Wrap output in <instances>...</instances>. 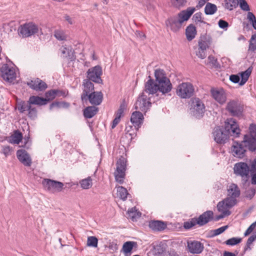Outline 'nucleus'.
<instances>
[{
    "label": "nucleus",
    "instance_id": "obj_1",
    "mask_svg": "<svg viewBox=\"0 0 256 256\" xmlns=\"http://www.w3.org/2000/svg\"><path fill=\"white\" fill-rule=\"evenodd\" d=\"M249 134L244 136L240 142H234L232 146V153L236 158H242L244 157L248 148L250 152L256 150V125L251 124L249 127Z\"/></svg>",
    "mask_w": 256,
    "mask_h": 256
},
{
    "label": "nucleus",
    "instance_id": "obj_2",
    "mask_svg": "<svg viewBox=\"0 0 256 256\" xmlns=\"http://www.w3.org/2000/svg\"><path fill=\"white\" fill-rule=\"evenodd\" d=\"M240 134V130L236 122L233 118H228L225 122L224 128L216 127L213 132L214 140L218 144H224L230 136L238 138Z\"/></svg>",
    "mask_w": 256,
    "mask_h": 256
},
{
    "label": "nucleus",
    "instance_id": "obj_3",
    "mask_svg": "<svg viewBox=\"0 0 256 256\" xmlns=\"http://www.w3.org/2000/svg\"><path fill=\"white\" fill-rule=\"evenodd\" d=\"M195 10L194 7H188L186 10L179 12L177 16L168 18L165 22L166 25L170 28L172 32H176L181 28L183 22L188 20Z\"/></svg>",
    "mask_w": 256,
    "mask_h": 256
},
{
    "label": "nucleus",
    "instance_id": "obj_4",
    "mask_svg": "<svg viewBox=\"0 0 256 256\" xmlns=\"http://www.w3.org/2000/svg\"><path fill=\"white\" fill-rule=\"evenodd\" d=\"M18 70L16 65H2L0 68V76L6 82L12 83L16 79Z\"/></svg>",
    "mask_w": 256,
    "mask_h": 256
},
{
    "label": "nucleus",
    "instance_id": "obj_5",
    "mask_svg": "<svg viewBox=\"0 0 256 256\" xmlns=\"http://www.w3.org/2000/svg\"><path fill=\"white\" fill-rule=\"evenodd\" d=\"M127 160L124 157H120L116 162V168L114 173L115 180L120 184L124 182L126 178Z\"/></svg>",
    "mask_w": 256,
    "mask_h": 256
},
{
    "label": "nucleus",
    "instance_id": "obj_6",
    "mask_svg": "<svg viewBox=\"0 0 256 256\" xmlns=\"http://www.w3.org/2000/svg\"><path fill=\"white\" fill-rule=\"evenodd\" d=\"M18 35L26 38L36 34L38 32V26L33 22H26L20 25L18 30Z\"/></svg>",
    "mask_w": 256,
    "mask_h": 256
},
{
    "label": "nucleus",
    "instance_id": "obj_7",
    "mask_svg": "<svg viewBox=\"0 0 256 256\" xmlns=\"http://www.w3.org/2000/svg\"><path fill=\"white\" fill-rule=\"evenodd\" d=\"M194 88L193 85L188 82H182L178 85L176 89V94L182 99L190 98L194 95Z\"/></svg>",
    "mask_w": 256,
    "mask_h": 256
},
{
    "label": "nucleus",
    "instance_id": "obj_8",
    "mask_svg": "<svg viewBox=\"0 0 256 256\" xmlns=\"http://www.w3.org/2000/svg\"><path fill=\"white\" fill-rule=\"evenodd\" d=\"M42 184L46 190L51 193L61 192L64 186L62 182L48 178H44L42 182Z\"/></svg>",
    "mask_w": 256,
    "mask_h": 256
},
{
    "label": "nucleus",
    "instance_id": "obj_9",
    "mask_svg": "<svg viewBox=\"0 0 256 256\" xmlns=\"http://www.w3.org/2000/svg\"><path fill=\"white\" fill-rule=\"evenodd\" d=\"M151 106L150 98L142 93L138 98L134 104L136 110L146 112Z\"/></svg>",
    "mask_w": 256,
    "mask_h": 256
},
{
    "label": "nucleus",
    "instance_id": "obj_10",
    "mask_svg": "<svg viewBox=\"0 0 256 256\" xmlns=\"http://www.w3.org/2000/svg\"><path fill=\"white\" fill-rule=\"evenodd\" d=\"M190 110L194 116L199 118L202 116L204 113L205 106L198 98H194L192 100Z\"/></svg>",
    "mask_w": 256,
    "mask_h": 256
},
{
    "label": "nucleus",
    "instance_id": "obj_11",
    "mask_svg": "<svg viewBox=\"0 0 256 256\" xmlns=\"http://www.w3.org/2000/svg\"><path fill=\"white\" fill-rule=\"evenodd\" d=\"M234 173L247 180L249 178L250 167L247 164L242 162L236 163L234 167Z\"/></svg>",
    "mask_w": 256,
    "mask_h": 256
},
{
    "label": "nucleus",
    "instance_id": "obj_12",
    "mask_svg": "<svg viewBox=\"0 0 256 256\" xmlns=\"http://www.w3.org/2000/svg\"><path fill=\"white\" fill-rule=\"evenodd\" d=\"M233 200H229V199L224 198L223 200L217 204V208L218 211L225 215L228 216L231 212L230 210L235 204Z\"/></svg>",
    "mask_w": 256,
    "mask_h": 256
},
{
    "label": "nucleus",
    "instance_id": "obj_13",
    "mask_svg": "<svg viewBox=\"0 0 256 256\" xmlns=\"http://www.w3.org/2000/svg\"><path fill=\"white\" fill-rule=\"evenodd\" d=\"M102 74V70L101 67L96 65L92 68L89 69L87 72V77L88 80H92L94 82L100 84L102 82L100 76Z\"/></svg>",
    "mask_w": 256,
    "mask_h": 256
},
{
    "label": "nucleus",
    "instance_id": "obj_14",
    "mask_svg": "<svg viewBox=\"0 0 256 256\" xmlns=\"http://www.w3.org/2000/svg\"><path fill=\"white\" fill-rule=\"evenodd\" d=\"M226 109L233 116H240L242 114L243 112L242 106L235 100L229 102L227 104Z\"/></svg>",
    "mask_w": 256,
    "mask_h": 256
},
{
    "label": "nucleus",
    "instance_id": "obj_15",
    "mask_svg": "<svg viewBox=\"0 0 256 256\" xmlns=\"http://www.w3.org/2000/svg\"><path fill=\"white\" fill-rule=\"evenodd\" d=\"M210 92L212 98L220 104H223L226 102V94L224 89H212Z\"/></svg>",
    "mask_w": 256,
    "mask_h": 256
},
{
    "label": "nucleus",
    "instance_id": "obj_16",
    "mask_svg": "<svg viewBox=\"0 0 256 256\" xmlns=\"http://www.w3.org/2000/svg\"><path fill=\"white\" fill-rule=\"evenodd\" d=\"M144 116L140 111H135L132 114L130 122L136 130L141 126L144 121Z\"/></svg>",
    "mask_w": 256,
    "mask_h": 256
},
{
    "label": "nucleus",
    "instance_id": "obj_17",
    "mask_svg": "<svg viewBox=\"0 0 256 256\" xmlns=\"http://www.w3.org/2000/svg\"><path fill=\"white\" fill-rule=\"evenodd\" d=\"M228 196L226 199L233 200L234 202H236V198L240 195V190L238 186L234 184H231L228 187Z\"/></svg>",
    "mask_w": 256,
    "mask_h": 256
},
{
    "label": "nucleus",
    "instance_id": "obj_18",
    "mask_svg": "<svg viewBox=\"0 0 256 256\" xmlns=\"http://www.w3.org/2000/svg\"><path fill=\"white\" fill-rule=\"evenodd\" d=\"M188 248L190 253L196 254H200L204 248V244L196 240L188 242Z\"/></svg>",
    "mask_w": 256,
    "mask_h": 256
},
{
    "label": "nucleus",
    "instance_id": "obj_19",
    "mask_svg": "<svg viewBox=\"0 0 256 256\" xmlns=\"http://www.w3.org/2000/svg\"><path fill=\"white\" fill-rule=\"evenodd\" d=\"M83 92L81 96V99L82 102L88 100V96L94 90V84L88 80H84L83 82Z\"/></svg>",
    "mask_w": 256,
    "mask_h": 256
},
{
    "label": "nucleus",
    "instance_id": "obj_20",
    "mask_svg": "<svg viewBox=\"0 0 256 256\" xmlns=\"http://www.w3.org/2000/svg\"><path fill=\"white\" fill-rule=\"evenodd\" d=\"M60 51L62 57L68 58L70 62L75 61L76 56L74 55V50L71 46H62Z\"/></svg>",
    "mask_w": 256,
    "mask_h": 256
},
{
    "label": "nucleus",
    "instance_id": "obj_21",
    "mask_svg": "<svg viewBox=\"0 0 256 256\" xmlns=\"http://www.w3.org/2000/svg\"><path fill=\"white\" fill-rule=\"evenodd\" d=\"M16 156L18 160L25 166H31L32 159L28 154L24 150H18L16 152Z\"/></svg>",
    "mask_w": 256,
    "mask_h": 256
},
{
    "label": "nucleus",
    "instance_id": "obj_22",
    "mask_svg": "<svg viewBox=\"0 0 256 256\" xmlns=\"http://www.w3.org/2000/svg\"><path fill=\"white\" fill-rule=\"evenodd\" d=\"M214 213L211 210H208L196 218L198 224L202 226L207 224L213 218Z\"/></svg>",
    "mask_w": 256,
    "mask_h": 256
},
{
    "label": "nucleus",
    "instance_id": "obj_23",
    "mask_svg": "<svg viewBox=\"0 0 256 256\" xmlns=\"http://www.w3.org/2000/svg\"><path fill=\"white\" fill-rule=\"evenodd\" d=\"M103 98L102 94L101 92H94L89 94L88 96V100L90 103L94 105H99L102 102Z\"/></svg>",
    "mask_w": 256,
    "mask_h": 256
},
{
    "label": "nucleus",
    "instance_id": "obj_24",
    "mask_svg": "<svg viewBox=\"0 0 256 256\" xmlns=\"http://www.w3.org/2000/svg\"><path fill=\"white\" fill-rule=\"evenodd\" d=\"M158 84L149 76L148 80L145 84V92L148 94H154L158 92Z\"/></svg>",
    "mask_w": 256,
    "mask_h": 256
},
{
    "label": "nucleus",
    "instance_id": "obj_25",
    "mask_svg": "<svg viewBox=\"0 0 256 256\" xmlns=\"http://www.w3.org/2000/svg\"><path fill=\"white\" fill-rule=\"evenodd\" d=\"M137 244L135 242L128 241L125 242L122 246L121 252L124 256H130L133 248L136 247Z\"/></svg>",
    "mask_w": 256,
    "mask_h": 256
},
{
    "label": "nucleus",
    "instance_id": "obj_26",
    "mask_svg": "<svg viewBox=\"0 0 256 256\" xmlns=\"http://www.w3.org/2000/svg\"><path fill=\"white\" fill-rule=\"evenodd\" d=\"M212 43V38L210 36H204L198 40V48L202 50L209 48Z\"/></svg>",
    "mask_w": 256,
    "mask_h": 256
},
{
    "label": "nucleus",
    "instance_id": "obj_27",
    "mask_svg": "<svg viewBox=\"0 0 256 256\" xmlns=\"http://www.w3.org/2000/svg\"><path fill=\"white\" fill-rule=\"evenodd\" d=\"M158 83V90L163 94L168 93L172 88V84L170 80H162Z\"/></svg>",
    "mask_w": 256,
    "mask_h": 256
},
{
    "label": "nucleus",
    "instance_id": "obj_28",
    "mask_svg": "<svg viewBox=\"0 0 256 256\" xmlns=\"http://www.w3.org/2000/svg\"><path fill=\"white\" fill-rule=\"evenodd\" d=\"M252 69L253 67L250 66L245 71L238 73L240 76L241 78V80L239 82V85L240 86H244L247 82L250 76L252 74Z\"/></svg>",
    "mask_w": 256,
    "mask_h": 256
},
{
    "label": "nucleus",
    "instance_id": "obj_29",
    "mask_svg": "<svg viewBox=\"0 0 256 256\" xmlns=\"http://www.w3.org/2000/svg\"><path fill=\"white\" fill-rule=\"evenodd\" d=\"M149 227L154 231H162L166 228V224L162 221L153 220L150 222Z\"/></svg>",
    "mask_w": 256,
    "mask_h": 256
},
{
    "label": "nucleus",
    "instance_id": "obj_30",
    "mask_svg": "<svg viewBox=\"0 0 256 256\" xmlns=\"http://www.w3.org/2000/svg\"><path fill=\"white\" fill-rule=\"evenodd\" d=\"M22 139V134L18 130H15L8 138V141L12 144H19Z\"/></svg>",
    "mask_w": 256,
    "mask_h": 256
},
{
    "label": "nucleus",
    "instance_id": "obj_31",
    "mask_svg": "<svg viewBox=\"0 0 256 256\" xmlns=\"http://www.w3.org/2000/svg\"><path fill=\"white\" fill-rule=\"evenodd\" d=\"M196 27L193 24H189L186 29V35L188 41L192 40L196 35Z\"/></svg>",
    "mask_w": 256,
    "mask_h": 256
},
{
    "label": "nucleus",
    "instance_id": "obj_32",
    "mask_svg": "<svg viewBox=\"0 0 256 256\" xmlns=\"http://www.w3.org/2000/svg\"><path fill=\"white\" fill-rule=\"evenodd\" d=\"M28 102L30 104H36L38 106L45 105L47 104L46 100L44 98L34 96H30Z\"/></svg>",
    "mask_w": 256,
    "mask_h": 256
},
{
    "label": "nucleus",
    "instance_id": "obj_33",
    "mask_svg": "<svg viewBox=\"0 0 256 256\" xmlns=\"http://www.w3.org/2000/svg\"><path fill=\"white\" fill-rule=\"evenodd\" d=\"M124 106L122 105H120L118 110L115 114V118L112 122V128H114L116 125L120 122V118L123 116L124 112Z\"/></svg>",
    "mask_w": 256,
    "mask_h": 256
},
{
    "label": "nucleus",
    "instance_id": "obj_34",
    "mask_svg": "<svg viewBox=\"0 0 256 256\" xmlns=\"http://www.w3.org/2000/svg\"><path fill=\"white\" fill-rule=\"evenodd\" d=\"M60 94L66 96L64 92H63L62 91H60V90H52L47 92L45 94L46 98H44L46 100V103H48V102L56 98V95H60Z\"/></svg>",
    "mask_w": 256,
    "mask_h": 256
},
{
    "label": "nucleus",
    "instance_id": "obj_35",
    "mask_svg": "<svg viewBox=\"0 0 256 256\" xmlns=\"http://www.w3.org/2000/svg\"><path fill=\"white\" fill-rule=\"evenodd\" d=\"M98 108L94 106H90L86 108L84 110V115L85 118H90L96 114Z\"/></svg>",
    "mask_w": 256,
    "mask_h": 256
},
{
    "label": "nucleus",
    "instance_id": "obj_36",
    "mask_svg": "<svg viewBox=\"0 0 256 256\" xmlns=\"http://www.w3.org/2000/svg\"><path fill=\"white\" fill-rule=\"evenodd\" d=\"M116 189L117 197L119 198L122 200H125L128 195L127 190L124 187L121 186H116Z\"/></svg>",
    "mask_w": 256,
    "mask_h": 256
},
{
    "label": "nucleus",
    "instance_id": "obj_37",
    "mask_svg": "<svg viewBox=\"0 0 256 256\" xmlns=\"http://www.w3.org/2000/svg\"><path fill=\"white\" fill-rule=\"evenodd\" d=\"M217 10V6L215 4L208 2L205 6L204 11L206 15H212L216 12Z\"/></svg>",
    "mask_w": 256,
    "mask_h": 256
},
{
    "label": "nucleus",
    "instance_id": "obj_38",
    "mask_svg": "<svg viewBox=\"0 0 256 256\" xmlns=\"http://www.w3.org/2000/svg\"><path fill=\"white\" fill-rule=\"evenodd\" d=\"M30 104L28 102H26L23 100L17 101L16 105V109H17L20 113H24L27 111Z\"/></svg>",
    "mask_w": 256,
    "mask_h": 256
},
{
    "label": "nucleus",
    "instance_id": "obj_39",
    "mask_svg": "<svg viewBox=\"0 0 256 256\" xmlns=\"http://www.w3.org/2000/svg\"><path fill=\"white\" fill-rule=\"evenodd\" d=\"M80 186L82 189L88 190L92 186V180L90 176L84 178L80 181Z\"/></svg>",
    "mask_w": 256,
    "mask_h": 256
},
{
    "label": "nucleus",
    "instance_id": "obj_40",
    "mask_svg": "<svg viewBox=\"0 0 256 256\" xmlns=\"http://www.w3.org/2000/svg\"><path fill=\"white\" fill-rule=\"evenodd\" d=\"M238 5V0H224V8L229 10H232L234 8H236Z\"/></svg>",
    "mask_w": 256,
    "mask_h": 256
},
{
    "label": "nucleus",
    "instance_id": "obj_41",
    "mask_svg": "<svg viewBox=\"0 0 256 256\" xmlns=\"http://www.w3.org/2000/svg\"><path fill=\"white\" fill-rule=\"evenodd\" d=\"M155 77L156 81L158 82H162V80H169L166 76L164 70H160L155 71Z\"/></svg>",
    "mask_w": 256,
    "mask_h": 256
},
{
    "label": "nucleus",
    "instance_id": "obj_42",
    "mask_svg": "<svg viewBox=\"0 0 256 256\" xmlns=\"http://www.w3.org/2000/svg\"><path fill=\"white\" fill-rule=\"evenodd\" d=\"M136 129L132 128L131 126H126V136L127 138H130V140L133 138L136 135Z\"/></svg>",
    "mask_w": 256,
    "mask_h": 256
},
{
    "label": "nucleus",
    "instance_id": "obj_43",
    "mask_svg": "<svg viewBox=\"0 0 256 256\" xmlns=\"http://www.w3.org/2000/svg\"><path fill=\"white\" fill-rule=\"evenodd\" d=\"M98 244V239L94 236H88L86 245L88 246L96 248Z\"/></svg>",
    "mask_w": 256,
    "mask_h": 256
},
{
    "label": "nucleus",
    "instance_id": "obj_44",
    "mask_svg": "<svg viewBox=\"0 0 256 256\" xmlns=\"http://www.w3.org/2000/svg\"><path fill=\"white\" fill-rule=\"evenodd\" d=\"M187 2V0H171L172 6L176 8L180 9L184 7Z\"/></svg>",
    "mask_w": 256,
    "mask_h": 256
},
{
    "label": "nucleus",
    "instance_id": "obj_45",
    "mask_svg": "<svg viewBox=\"0 0 256 256\" xmlns=\"http://www.w3.org/2000/svg\"><path fill=\"white\" fill-rule=\"evenodd\" d=\"M128 216L131 218L133 221L136 220L138 218L140 217V214L135 209V208H132L128 212Z\"/></svg>",
    "mask_w": 256,
    "mask_h": 256
},
{
    "label": "nucleus",
    "instance_id": "obj_46",
    "mask_svg": "<svg viewBox=\"0 0 256 256\" xmlns=\"http://www.w3.org/2000/svg\"><path fill=\"white\" fill-rule=\"evenodd\" d=\"M247 19L254 29L256 30V17L254 14L252 12H248L247 14Z\"/></svg>",
    "mask_w": 256,
    "mask_h": 256
},
{
    "label": "nucleus",
    "instance_id": "obj_47",
    "mask_svg": "<svg viewBox=\"0 0 256 256\" xmlns=\"http://www.w3.org/2000/svg\"><path fill=\"white\" fill-rule=\"evenodd\" d=\"M54 36L58 40H66V34L62 30H56L54 32Z\"/></svg>",
    "mask_w": 256,
    "mask_h": 256
},
{
    "label": "nucleus",
    "instance_id": "obj_48",
    "mask_svg": "<svg viewBox=\"0 0 256 256\" xmlns=\"http://www.w3.org/2000/svg\"><path fill=\"white\" fill-rule=\"evenodd\" d=\"M192 20L193 21L198 24V22L203 23L204 24H206L207 25H209V24L204 21L202 20V14L200 12H198L196 13L192 16Z\"/></svg>",
    "mask_w": 256,
    "mask_h": 256
},
{
    "label": "nucleus",
    "instance_id": "obj_49",
    "mask_svg": "<svg viewBox=\"0 0 256 256\" xmlns=\"http://www.w3.org/2000/svg\"><path fill=\"white\" fill-rule=\"evenodd\" d=\"M248 50L254 52L256 50V34H252L250 40Z\"/></svg>",
    "mask_w": 256,
    "mask_h": 256
},
{
    "label": "nucleus",
    "instance_id": "obj_50",
    "mask_svg": "<svg viewBox=\"0 0 256 256\" xmlns=\"http://www.w3.org/2000/svg\"><path fill=\"white\" fill-rule=\"evenodd\" d=\"M242 239L240 238H232L226 240L225 242V244L228 246H234L242 242Z\"/></svg>",
    "mask_w": 256,
    "mask_h": 256
},
{
    "label": "nucleus",
    "instance_id": "obj_51",
    "mask_svg": "<svg viewBox=\"0 0 256 256\" xmlns=\"http://www.w3.org/2000/svg\"><path fill=\"white\" fill-rule=\"evenodd\" d=\"M198 224L196 218H192L190 220L186 222L184 224V227L186 229H190Z\"/></svg>",
    "mask_w": 256,
    "mask_h": 256
},
{
    "label": "nucleus",
    "instance_id": "obj_52",
    "mask_svg": "<svg viewBox=\"0 0 256 256\" xmlns=\"http://www.w3.org/2000/svg\"><path fill=\"white\" fill-rule=\"evenodd\" d=\"M2 48L0 46V53H1ZM14 64L5 54H0V64Z\"/></svg>",
    "mask_w": 256,
    "mask_h": 256
},
{
    "label": "nucleus",
    "instance_id": "obj_53",
    "mask_svg": "<svg viewBox=\"0 0 256 256\" xmlns=\"http://www.w3.org/2000/svg\"><path fill=\"white\" fill-rule=\"evenodd\" d=\"M240 8L244 11L248 12L250 10V6L246 0H238Z\"/></svg>",
    "mask_w": 256,
    "mask_h": 256
},
{
    "label": "nucleus",
    "instance_id": "obj_54",
    "mask_svg": "<svg viewBox=\"0 0 256 256\" xmlns=\"http://www.w3.org/2000/svg\"><path fill=\"white\" fill-rule=\"evenodd\" d=\"M27 110L28 111V116L31 118H34L36 116V108L32 106L31 104L29 106Z\"/></svg>",
    "mask_w": 256,
    "mask_h": 256
},
{
    "label": "nucleus",
    "instance_id": "obj_55",
    "mask_svg": "<svg viewBox=\"0 0 256 256\" xmlns=\"http://www.w3.org/2000/svg\"><path fill=\"white\" fill-rule=\"evenodd\" d=\"M154 249L156 253L161 254L165 251L166 248L164 244L160 243L158 244H156L154 246Z\"/></svg>",
    "mask_w": 256,
    "mask_h": 256
},
{
    "label": "nucleus",
    "instance_id": "obj_56",
    "mask_svg": "<svg viewBox=\"0 0 256 256\" xmlns=\"http://www.w3.org/2000/svg\"><path fill=\"white\" fill-rule=\"evenodd\" d=\"M38 79L34 80H31L30 82H28L27 83V84L30 86V88H32L34 90H38Z\"/></svg>",
    "mask_w": 256,
    "mask_h": 256
},
{
    "label": "nucleus",
    "instance_id": "obj_57",
    "mask_svg": "<svg viewBox=\"0 0 256 256\" xmlns=\"http://www.w3.org/2000/svg\"><path fill=\"white\" fill-rule=\"evenodd\" d=\"M218 26L222 29L226 30L228 28V23L226 21L220 19L218 22Z\"/></svg>",
    "mask_w": 256,
    "mask_h": 256
},
{
    "label": "nucleus",
    "instance_id": "obj_58",
    "mask_svg": "<svg viewBox=\"0 0 256 256\" xmlns=\"http://www.w3.org/2000/svg\"><path fill=\"white\" fill-rule=\"evenodd\" d=\"M256 194V190L252 188L248 190L246 192V196L250 199L252 198Z\"/></svg>",
    "mask_w": 256,
    "mask_h": 256
},
{
    "label": "nucleus",
    "instance_id": "obj_59",
    "mask_svg": "<svg viewBox=\"0 0 256 256\" xmlns=\"http://www.w3.org/2000/svg\"><path fill=\"white\" fill-rule=\"evenodd\" d=\"M230 80L234 84H237L240 82V76L238 74H232L230 76Z\"/></svg>",
    "mask_w": 256,
    "mask_h": 256
},
{
    "label": "nucleus",
    "instance_id": "obj_60",
    "mask_svg": "<svg viewBox=\"0 0 256 256\" xmlns=\"http://www.w3.org/2000/svg\"><path fill=\"white\" fill-rule=\"evenodd\" d=\"M228 228V226H222L214 230V235L218 236L224 232Z\"/></svg>",
    "mask_w": 256,
    "mask_h": 256
},
{
    "label": "nucleus",
    "instance_id": "obj_61",
    "mask_svg": "<svg viewBox=\"0 0 256 256\" xmlns=\"http://www.w3.org/2000/svg\"><path fill=\"white\" fill-rule=\"evenodd\" d=\"M12 148L10 146H2V153L7 156L10 154Z\"/></svg>",
    "mask_w": 256,
    "mask_h": 256
},
{
    "label": "nucleus",
    "instance_id": "obj_62",
    "mask_svg": "<svg viewBox=\"0 0 256 256\" xmlns=\"http://www.w3.org/2000/svg\"><path fill=\"white\" fill-rule=\"evenodd\" d=\"M256 221L254 222H253L246 230L245 232L244 235V236H247L248 234H250L253 230L256 228Z\"/></svg>",
    "mask_w": 256,
    "mask_h": 256
},
{
    "label": "nucleus",
    "instance_id": "obj_63",
    "mask_svg": "<svg viewBox=\"0 0 256 256\" xmlns=\"http://www.w3.org/2000/svg\"><path fill=\"white\" fill-rule=\"evenodd\" d=\"M196 54L198 58L204 59L206 57V50H202L198 48V51L196 52Z\"/></svg>",
    "mask_w": 256,
    "mask_h": 256
},
{
    "label": "nucleus",
    "instance_id": "obj_64",
    "mask_svg": "<svg viewBox=\"0 0 256 256\" xmlns=\"http://www.w3.org/2000/svg\"><path fill=\"white\" fill-rule=\"evenodd\" d=\"M38 90H45L47 88V85L43 81L38 78Z\"/></svg>",
    "mask_w": 256,
    "mask_h": 256
}]
</instances>
